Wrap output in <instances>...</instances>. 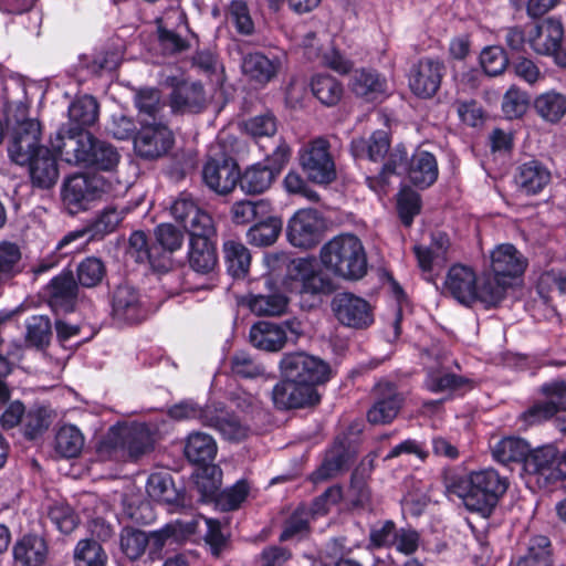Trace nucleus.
<instances>
[{"label": "nucleus", "instance_id": "obj_1", "mask_svg": "<svg viewBox=\"0 0 566 566\" xmlns=\"http://www.w3.org/2000/svg\"><path fill=\"white\" fill-rule=\"evenodd\" d=\"M507 482L493 469L454 475L446 481V492L457 496L471 512L489 517L499 499L506 492Z\"/></svg>", "mask_w": 566, "mask_h": 566}, {"label": "nucleus", "instance_id": "obj_2", "mask_svg": "<svg viewBox=\"0 0 566 566\" xmlns=\"http://www.w3.org/2000/svg\"><path fill=\"white\" fill-rule=\"evenodd\" d=\"M55 153L67 164L101 171H114L120 155L111 143L99 139L90 132L84 135L64 136L60 142H51Z\"/></svg>", "mask_w": 566, "mask_h": 566}, {"label": "nucleus", "instance_id": "obj_3", "mask_svg": "<svg viewBox=\"0 0 566 566\" xmlns=\"http://www.w3.org/2000/svg\"><path fill=\"white\" fill-rule=\"evenodd\" d=\"M322 264L335 275L356 281L367 273V256L361 241L354 234H340L321 249Z\"/></svg>", "mask_w": 566, "mask_h": 566}, {"label": "nucleus", "instance_id": "obj_4", "mask_svg": "<svg viewBox=\"0 0 566 566\" xmlns=\"http://www.w3.org/2000/svg\"><path fill=\"white\" fill-rule=\"evenodd\" d=\"M154 439L144 423L112 427L101 443V450L109 454L123 452L132 460L150 452Z\"/></svg>", "mask_w": 566, "mask_h": 566}, {"label": "nucleus", "instance_id": "obj_5", "mask_svg": "<svg viewBox=\"0 0 566 566\" xmlns=\"http://www.w3.org/2000/svg\"><path fill=\"white\" fill-rule=\"evenodd\" d=\"M270 262H280L287 266V276L293 281L295 291L301 295L328 294L333 290L331 279L317 271L313 261L304 258L290 260L285 254L271 256Z\"/></svg>", "mask_w": 566, "mask_h": 566}, {"label": "nucleus", "instance_id": "obj_6", "mask_svg": "<svg viewBox=\"0 0 566 566\" xmlns=\"http://www.w3.org/2000/svg\"><path fill=\"white\" fill-rule=\"evenodd\" d=\"M298 160L310 181L329 185L336 180V165L331 154V145L324 137L306 143L298 153Z\"/></svg>", "mask_w": 566, "mask_h": 566}, {"label": "nucleus", "instance_id": "obj_7", "mask_svg": "<svg viewBox=\"0 0 566 566\" xmlns=\"http://www.w3.org/2000/svg\"><path fill=\"white\" fill-rule=\"evenodd\" d=\"M565 30L560 20L547 18L534 24L527 32L531 49L545 56H552L559 66H566Z\"/></svg>", "mask_w": 566, "mask_h": 566}, {"label": "nucleus", "instance_id": "obj_8", "mask_svg": "<svg viewBox=\"0 0 566 566\" xmlns=\"http://www.w3.org/2000/svg\"><path fill=\"white\" fill-rule=\"evenodd\" d=\"M283 377L316 388L331 378V367L323 359L304 352L289 353L280 361Z\"/></svg>", "mask_w": 566, "mask_h": 566}, {"label": "nucleus", "instance_id": "obj_9", "mask_svg": "<svg viewBox=\"0 0 566 566\" xmlns=\"http://www.w3.org/2000/svg\"><path fill=\"white\" fill-rule=\"evenodd\" d=\"M107 190L106 181L97 175L75 174L66 179L62 189L63 202L71 213L86 210L91 201Z\"/></svg>", "mask_w": 566, "mask_h": 566}, {"label": "nucleus", "instance_id": "obj_10", "mask_svg": "<svg viewBox=\"0 0 566 566\" xmlns=\"http://www.w3.org/2000/svg\"><path fill=\"white\" fill-rule=\"evenodd\" d=\"M524 467L538 484H553L566 478V451L559 454L552 446L538 448L528 452Z\"/></svg>", "mask_w": 566, "mask_h": 566}, {"label": "nucleus", "instance_id": "obj_11", "mask_svg": "<svg viewBox=\"0 0 566 566\" xmlns=\"http://www.w3.org/2000/svg\"><path fill=\"white\" fill-rule=\"evenodd\" d=\"M331 307L336 319L346 327L364 329L374 323L370 304L353 293L340 292L335 294Z\"/></svg>", "mask_w": 566, "mask_h": 566}, {"label": "nucleus", "instance_id": "obj_12", "mask_svg": "<svg viewBox=\"0 0 566 566\" xmlns=\"http://www.w3.org/2000/svg\"><path fill=\"white\" fill-rule=\"evenodd\" d=\"M174 145V135L167 123L140 124L134 138V148L140 158L157 159L166 155Z\"/></svg>", "mask_w": 566, "mask_h": 566}, {"label": "nucleus", "instance_id": "obj_13", "mask_svg": "<svg viewBox=\"0 0 566 566\" xmlns=\"http://www.w3.org/2000/svg\"><path fill=\"white\" fill-rule=\"evenodd\" d=\"M324 228V220L317 210L302 209L290 219L287 238L294 247L312 249L322 241Z\"/></svg>", "mask_w": 566, "mask_h": 566}, {"label": "nucleus", "instance_id": "obj_14", "mask_svg": "<svg viewBox=\"0 0 566 566\" xmlns=\"http://www.w3.org/2000/svg\"><path fill=\"white\" fill-rule=\"evenodd\" d=\"M171 217L182 224L190 235L216 232L212 217L202 210L191 195L181 192L170 206Z\"/></svg>", "mask_w": 566, "mask_h": 566}, {"label": "nucleus", "instance_id": "obj_15", "mask_svg": "<svg viewBox=\"0 0 566 566\" xmlns=\"http://www.w3.org/2000/svg\"><path fill=\"white\" fill-rule=\"evenodd\" d=\"M374 402L367 412L373 424L390 423L399 413L405 397L397 386L390 381H379L373 389Z\"/></svg>", "mask_w": 566, "mask_h": 566}, {"label": "nucleus", "instance_id": "obj_16", "mask_svg": "<svg viewBox=\"0 0 566 566\" xmlns=\"http://www.w3.org/2000/svg\"><path fill=\"white\" fill-rule=\"evenodd\" d=\"M272 400L277 409L289 410L315 406L321 396L316 388L283 377L272 389Z\"/></svg>", "mask_w": 566, "mask_h": 566}, {"label": "nucleus", "instance_id": "obj_17", "mask_svg": "<svg viewBox=\"0 0 566 566\" xmlns=\"http://www.w3.org/2000/svg\"><path fill=\"white\" fill-rule=\"evenodd\" d=\"M158 42L167 54H176L189 49L179 29H187V15L180 7L168 8L161 17L156 19Z\"/></svg>", "mask_w": 566, "mask_h": 566}, {"label": "nucleus", "instance_id": "obj_18", "mask_svg": "<svg viewBox=\"0 0 566 566\" xmlns=\"http://www.w3.org/2000/svg\"><path fill=\"white\" fill-rule=\"evenodd\" d=\"M69 123L62 126L54 139L51 142H60L64 136L84 135L86 128L93 126L99 114V105L95 97L83 95L75 98L69 106Z\"/></svg>", "mask_w": 566, "mask_h": 566}, {"label": "nucleus", "instance_id": "obj_19", "mask_svg": "<svg viewBox=\"0 0 566 566\" xmlns=\"http://www.w3.org/2000/svg\"><path fill=\"white\" fill-rule=\"evenodd\" d=\"M8 154L10 159L19 166L30 161L32 155L46 148L41 145V125L39 122H27L10 130Z\"/></svg>", "mask_w": 566, "mask_h": 566}, {"label": "nucleus", "instance_id": "obj_20", "mask_svg": "<svg viewBox=\"0 0 566 566\" xmlns=\"http://www.w3.org/2000/svg\"><path fill=\"white\" fill-rule=\"evenodd\" d=\"M112 314L117 321L138 324L148 316V310L139 292L132 285L119 284L112 294Z\"/></svg>", "mask_w": 566, "mask_h": 566}, {"label": "nucleus", "instance_id": "obj_21", "mask_svg": "<svg viewBox=\"0 0 566 566\" xmlns=\"http://www.w3.org/2000/svg\"><path fill=\"white\" fill-rule=\"evenodd\" d=\"M205 185L218 195H228L239 184V166L232 158L209 159L202 169Z\"/></svg>", "mask_w": 566, "mask_h": 566}, {"label": "nucleus", "instance_id": "obj_22", "mask_svg": "<svg viewBox=\"0 0 566 566\" xmlns=\"http://www.w3.org/2000/svg\"><path fill=\"white\" fill-rule=\"evenodd\" d=\"M205 426L216 429L229 441H241L251 432L249 424L222 405L206 406Z\"/></svg>", "mask_w": 566, "mask_h": 566}, {"label": "nucleus", "instance_id": "obj_23", "mask_svg": "<svg viewBox=\"0 0 566 566\" xmlns=\"http://www.w3.org/2000/svg\"><path fill=\"white\" fill-rule=\"evenodd\" d=\"M77 283L72 272H63L53 277L45 292L48 304L55 315L72 313L77 302Z\"/></svg>", "mask_w": 566, "mask_h": 566}, {"label": "nucleus", "instance_id": "obj_24", "mask_svg": "<svg viewBox=\"0 0 566 566\" xmlns=\"http://www.w3.org/2000/svg\"><path fill=\"white\" fill-rule=\"evenodd\" d=\"M478 275L464 264L452 265L444 280V290L458 302L471 305L476 301Z\"/></svg>", "mask_w": 566, "mask_h": 566}, {"label": "nucleus", "instance_id": "obj_25", "mask_svg": "<svg viewBox=\"0 0 566 566\" xmlns=\"http://www.w3.org/2000/svg\"><path fill=\"white\" fill-rule=\"evenodd\" d=\"M281 60L269 57L261 52L244 54L241 60V71L248 82L254 86L263 87L276 77L281 70Z\"/></svg>", "mask_w": 566, "mask_h": 566}, {"label": "nucleus", "instance_id": "obj_26", "mask_svg": "<svg viewBox=\"0 0 566 566\" xmlns=\"http://www.w3.org/2000/svg\"><path fill=\"white\" fill-rule=\"evenodd\" d=\"M170 111L176 114H199L207 107V95L200 82H182L169 95Z\"/></svg>", "mask_w": 566, "mask_h": 566}, {"label": "nucleus", "instance_id": "obj_27", "mask_svg": "<svg viewBox=\"0 0 566 566\" xmlns=\"http://www.w3.org/2000/svg\"><path fill=\"white\" fill-rule=\"evenodd\" d=\"M490 259L492 274L505 281L522 275L527 266V260L523 254L509 243L495 247Z\"/></svg>", "mask_w": 566, "mask_h": 566}, {"label": "nucleus", "instance_id": "obj_28", "mask_svg": "<svg viewBox=\"0 0 566 566\" xmlns=\"http://www.w3.org/2000/svg\"><path fill=\"white\" fill-rule=\"evenodd\" d=\"M399 167L408 172L409 179L415 185H421L424 181V151L416 153L408 163V155L405 149L396 148L390 154L388 161L382 166L379 174V182L386 185L388 177L397 172Z\"/></svg>", "mask_w": 566, "mask_h": 566}, {"label": "nucleus", "instance_id": "obj_29", "mask_svg": "<svg viewBox=\"0 0 566 566\" xmlns=\"http://www.w3.org/2000/svg\"><path fill=\"white\" fill-rule=\"evenodd\" d=\"M190 237V250L188 253L190 268L200 274L212 272L218 262L213 241L216 232L198 233Z\"/></svg>", "mask_w": 566, "mask_h": 566}, {"label": "nucleus", "instance_id": "obj_30", "mask_svg": "<svg viewBox=\"0 0 566 566\" xmlns=\"http://www.w3.org/2000/svg\"><path fill=\"white\" fill-rule=\"evenodd\" d=\"M24 166H28L33 187L49 189L59 179L57 160L48 147L32 155L30 161H27Z\"/></svg>", "mask_w": 566, "mask_h": 566}, {"label": "nucleus", "instance_id": "obj_31", "mask_svg": "<svg viewBox=\"0 0 566 566\" xmlns=\"http://www.w3.org/2000/svg\"><path fill=\"white\" fill-rule=\"evenodd\" d=\"M146 489L148 495L157 502L176 507L187 505L182 489L176 485L170 473L156 472L150 474Z\"/></svg>", "mask_w": 566, "mask_h": 566}, {"label": "nucleus", "instance_id": "obj_32", "mask_svg": "<svg viewBox=\"0 0 566 566\" xmlns=\"http://www.w3.org/2000/svg\"><path fill=\"white\" fill-rule=\"evenodd\" d=\"M134 105L138 111L139 123H167V104L157 88L144 87L135 92Z\"/></svg>", "mask_w": 566, "mask_h": 566}, {"label": "nucleus", "instance_id": "obj_33", "mask_svg": "<svg viewBox=\"0 0 566 566\" xmlns=\"http://www.w3.org/2000/svg\"><path fill=\"white\" fill-rule=\"evenodd\" d=\"M126 255L137 263H149L154 269L166 270L167 263L163 261V253L158 245L149 244L147 234L144 231H134L126 248Z\"/></svg>", "mask_w": 566, "mask_h": 566}, {"label": "nucleus", "instance_id": "obj_34", "mask_svg": "<svg viewBox=\"0 0 566 566\" xmlns=\"http://www.w3.org/2000/svg\"><path fill=\"white\" fill-rule=\"evenodd\" d=\"M277 176L264 163L253 164L239 172L240 189L248 196H258L268 191Z\"/></svg>", "mask_w": 566, "mask_h": 566}, {"label": "nucleus", "instance_id": "obj_35", "mask_svg": "<svg viewBox=\"0 0 566 566\" xmlns=\"http://www.w3.org/2000/svg\"><path fill=\"white\" fill-rule=\"evenodd\" d=\"M253 347L265 352H279L286 343V333L280 325L259 322L254 324L249 334Z\"/></svg>", "mask_w": 566, "mask_h": 566}, {"label": "nucleus", "instance_id": "obj_36", "mask_svg": "<svg viewBox=\"0 0 566 566\" xmlns=\"http://www.w3.org/2000/svg\"><path fill=\"white\" fill-rule=\"evenodd\" d=\"M386 80L373 70H357L350 80V90L367 102H374L386 94Z\"/></svg>", "mask_w": 566, "mask_h": 566}, {"label": "nucleus", "instance_id": "obj_37", "mask_svg": "<svg viewBox=\"0 0 566 566\" xmlns=\"http://www.w3.org/2000/svg\"><path fill=\"white\" fill-rule=\"evenodd\" d=\"M46 556V543L38 535H24L13 545L14 562L21 566H42Z\"/></svg>", "mask_w": 566, "mask_h": 566}, {"label": "nucleus", "instance_id": "obj_38", "mask_svg": "<svg viewBox=\"0 0 566 566\" xmlns=\"http://www.w3.org/2000/svg\"><path fill=\"white\" fill-rule=\"evenodd\" d=\"M283 227L280 217L268 212L265 217H260L247 231V241L254 247H270L279 239Z\"/></svg>", "mask_w": 566, "mask_h": 566}, {"label": "nucleus", "instance_id": "obj_39", "mask_svg": "<svg viewBox=\"0 0 566 566\" xmlns=\"http://www.w3.org/2000/svg\"><path fill=\"white\" fill-rule=\"evenodd\" d=\"M510 566H554L551 541L546 536H534L523 554L511 558Z\"/></svg>", "mask_w": 566, "mask_h": 566}, {"label": "nucleus", "instance_id": "obj_40", "mask_svg": "<svg viewBox=\"0 0 566 566\" xmlns=\"http://www.w3.org/2000/svg\"><path fill=\"white\" fill-rule=\"evenodd\" d=\"M217 442L205 432H191L185 444V455L193 464H207L217 455Z\"/></svg>", "mask_w": 566, "mask_h": 566}, {"label": "nucleus", "instance_id": "obj_41", "mask_svg": "<svg viewBox=\"0 0 566 566\" xmlns=\"http://www.w3.org/2000/svg\"><path fill=\"white\" fill-rule=\"evenodd\" d=\"M515 180L522 191L535 195L548 185L551 174L542 164L532 160L520 166Z\"/></svg>", "mask_w": 566, "mask_h": 566}, {"label": "nucleus", "instance_id": "obj_42", "mask_svg": "<svg viewBox=\"0 0 566 566\" xmlns=\"http://www.w3.org/2000/svg\"><path fill=\"white\" fill-rule=\"evenodd\" d=\"M390 142L384 130H376L368 139L356 138L350 143V151L355 158H368L373 161L381 160L388 153Z\"/></svg>", "mask_w": 566, "mask_h": 566}, {"label": "nucleus", "instance_id": "obj_43", "mask_svg": "<svg viewBox=\"0 0 566 566\" xmlns=\"http://www.w3.org/2000/svg\"><path fill=\"white\" fill-rule=\"evenodd\" d=\"M528 443L516 437H506L494 443L492 455L502 464L524 462L528 455Z\"/></svg>", "mask_w": 566, "mask_h": 566}, {"label": "nucleus", "instance_id": "obj_44", "mask_svg": "<svg viewBox=\"0 0 566 566\" xmlns=\"http://www.w3.org/2000/svg\"><path fill=\"white\" fill-rule=\"evenodd\" d=\"M84 436L74 424H63L55 433L54 449L63 458H76L83 450Z\"/></svg>", "mask_w": 566, "mask_h": 566}, {"label": "nucleus", "instance_id": "obj_45", "mask_svg": "<svg viewBox=\"0 0 566 566\" xmlns=\"http://www.w3.org/2000/svg\"><path fill=\"white\" fill-rule=\"evenodd\" d=\"M273 208L269 200H239L235 201L230 209L231 220L235 224H248L255 222L260 217H265L268 212H272Z\"/></svg>", "mask_w": 566, "mask_h": 566}, {"label": "nucleus", "instance_id": "obj_46", "mask_svg": "<svg viewBox=\"0 0 566 566\" xmlns=\"http://www.w3.org/2000/svg\"><path fill=\"white\" fill-rule=\"evenodd\" d=\"M52 338V324L46 315H33L25 322L24 342L28 347L45 349Z\"/></svg>", "mask_w": 566, "mask_h": 566}, {"label": "nucleus", "instance_id": "obj_47", "mask_svg": "<svg viewBox=\"0 0 566 566\" xmlns=\"http://www.w3.org/2000/svg\"><path fill=\"white\" fill-rule=\"evenodd\" d=\"M154 244L158 245L163 253V261L167 263L168 269L170 262L167 255L181 249L185 234L171 223H161L154 229Z\"/></svg>", "mask_w": 566, "mask_h": 566}, {"label": "nucleus", "instance_id": "obj_48", "mask_svg": "<svg viewBox=\"0 0 566 566\" xmlns=\"http://www.w3.org/2000/svg\"><path fill=\"white\" fill-rule=\"evenodd\" d=\"M311 88L314 96L326 106H335L344 93L342 83L329 74L313 76Z\"/></svg>", "mask_w": 566, "mask_h": 566}, {"label": "nucleus", "instance_id": "obj_49", "mask_svg": "<svg viewBox=\"0 0 566 566\" xmlns=\"http://www.w3.org/2000/svg\"><path fill=\"white\" fill-rule=\"evenodd\" d=\"M224 260L228 272L233 277H243L249 272L251 255L248 248L237 241H227L223 244Z\"/></svg>", "mask_w": 566, "mask_h": 566}, {"label": "nucleus", "instance_id": "obj_50", "mask_svg": "<svg viewBox=\"0 0 566 566\" xmlns=\"http://www.w3.org/2000/svg\"><path fill=\"white\" fill-rule=\"evenodd\" d=\"M248 306L252 313L259 316H280L286 312L287 298L281 293L252 294L249 297Z\"/></svg>", "mask_w": 566, "mask_h": 566}, {"label": "nucleus", "instance_id": "obj_51", "mask_svg": "<svg viewBox=\"0 0 566 566\" xmlns=\"http://www.w3.org/2000/svg\"><path fill=\"white\" fill-rule=\"evenodd\" d=\"M534 106L541 117L547 122L556 123L566 114V96L549 91L541 94L535 99Z\"/></svg>", "mask_w": 566, "mask_h": 566}, {"label": "nucleus", "instance_id": "obj_52", "mask_svg": "<svg viewBox=\"0 0 566 566\" xmlns=\"http://www.w3.org/2000/svg\"><path fill=\"white\" fill-rule=\"evenodd\" d=\"M75 566H106L107 554L94 539H82L74 551Z\"/></svg>", "mask_w": 566, "mask_h": 566}, {"label": "nucleus", "instance_id": "obj_53", "mask_svg": "<svg viewBox=\"0 0 566 566\" xmlns=\"http://www.w3.org/2000/svg\"><path fill=\"white\" fill-rule=\"evenodd\" d=\"M465 387H471V381L468 378L443 371L432 374L430 377V381L427 382L428 390L434 394L444 395V397L437 400V402H441L451 392Z\"/></svg>", "mask_w": 566, "mask_h": 566}, {"label": "nucleus", "instance_id": "obj_54", "mask_svg": "<svg viewBox=\"0 0 566 566\" xmlns=\"http://www.w3.org/2000/svg\"><path fill=\"white\" fill-rule=\"evenodd\" d=\"M507 286V281L501 277L484 276L476 285V301L486 306H495L504 298Z\"/></svg>", "mask_w": 566, "mask_h": 566}, {"label": "nucleus", "instance_id": "obj_55", "mask_svg": "<svg viewBox=\"0 0 566 566\" xmlns=\"http://www.w3.org/2000/svg\"><path fill=\"white\" fill-rule=\"evenodd\" d=\"M349 454L343 448L331 450L321 467L313 473L314 482L336 476L347 468Z\"/></svg>", "mask_w": 566, "mask_h": 566}, {"label": "nucleus", "instance_id": "obj_56", "mask_svg": "<svg viewBox=\"0 0 566 566\" xmlns=\"http://www.w3.org/2000/svg\"><path fill=\"white\" fill-rule=\"evenodd\" d=\"M126 208L118 209L117 207H107L87 228L91 238H103L104 235L113 232L124 219Z\"/></svg>", "mask_w": 566, "mask_h": 566}, {"label": "nucleus", "instance_id": "obj_57", "mask_svg": "<svg viewBox=\"0 0 566 566\" xmlns=\"http://www.w3.org/2000/svg\"><path fill=\"white\" fill-rule=\"evenodd\" d=\"M557 412L558 407L554 399L535 403L520 415L517 419L520 429L526 430L532 426L539 424L554 417Z\"/></svg>", "mask_w": 566, "mask_h": 566}, {"label": "nucleus", "instance_id": "obj_58", "mask_svg": "<svg viewBox=\"0 0 566 566\" xmlns=\"http://www.w3.org/2000/svg\"><path fill=\"white\" fill-rule=\"evenodd\" d=\"M148 546V534L134 528L125 527L120 533V548L123 553L132 560H136L144 555Z\"/></svg>", "mask_w": 566, "mask_h": 566}, {"label": "nucleus", "instance_id": "obj_59", "mask_svg": "<svg viewBox=\"0 0 566 566\" xmlns=\"http://www.w3.org/2000/svg\"><path fill=\"white\" fill-rule=\"evenodd\" d=\"M452 250L448 233L440 230L433 231L430 244L427 247V266L444 264L451 256Z\"/></svg>", "mask_w": 566, "mask_h": 566}, {"label": "nucleus", "instance_id": "obj_60", "mask_svg": "<svg viewBox=\"0 0 566 566\" xmlns=\"http://www.w3.org/2000/svg\"><path fill=\"white\" fill-rule=\"evenodd\" d=\"M421 196L410 188H403L397 198L398 216L405 227L412 224L413 218L421 211Z\"/></svg>", "mask_w": 566, "mask_h": 566}, {"label": "nucleus", "instance_id": "obj_61", "mask_svg": "<svg viewBox=\"0 0 566 566\" xmlns=\"http://www.w3.org/2000/svg\"><path fill=\"white\" fill-rule=\"evenodd\" d=\"M21 250L9 241L0 242V281L10 279L21 272Z\"/></svg>", "mask_w": 566, "mask_h": 566}, {"label": "nucleus", "instance_id": "obj_62", "mask_svg": "<svg viewBox=\"0 0 566 566\" xmlns=\"http://www.w3.org/2000/svg\"><path fill=\"white\" fill-rule=\"evenodd\" d=\"M77 280L82 286L94 287L98 285L106 274L104 262L95 256L84 259L77 265Z\"/></svg>", "mask_w": 566, "mask_h": 566}, {"label": "nucleus", "instance_id": "obj_63", "mask_svg": "<svg viewBox=\"0 0 566 566\" xmlns=\"http://www.w3.org/2000/svg\"><path fill=\"white\" fill-rule=\"evenodd\" d=\"M230 365L232 374L242 378H256L265 373L264 366L245 352L234 353Z\"/></svg>", "mask_w": 566, "mask_h": 566}, {"label": "nucleus", "instance_id": "obj_64", "mask_svg": "<svg viewBox=\"0 0 566 566\" xmlns=\"http://www.w3.org/2000/svg\"><path fill=\"white\" fill-rule=\"evenodd\" d=\"M221 486V470L212 465L206 468L202 474L197 476L196 489L201 495L202 501L213 500L218 497V492Z\"/></svg>", "mask_w": 566, "mask_h": 566}]
</instances>
